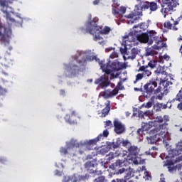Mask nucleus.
Wrapping results in <instances>:
<instances>
[{"mask_svg":"<svg viewBox=\"0 0 182 182\" xmlns=\"http://www.w3.org/2000/svg\"><path fill=\"white\" fill-rule=\"evenodd\" d=\"M171 21H173V26L171 23V22L167 21L164 23V26L166 29H172L173 31H178V28L176 26V25H178V21H174V19H173V17H171Z\"/></svg>","mask_w":182,"mask_h":182,"instance_id":"a211bd4d","label":"nucleus"},{"mask_svg":"<svg viewBox=\"0 0 182 182\" xmlns=\"http://www.w3.org/2000/svg\"><path fill=\"white\" fill-rule=\"evenodd\" d=\"M97 151L101 153V154H105V153H107L110 150V148L107 145L102 146L101 148L97 149Z\"/></svg>","mask_w":182,"mask_h":182,"instance_id":"c756f323","label":"nucleus"},{"mask_svg":"<svg viewBox=\"0 0 182 182\" xmlns=\"http://www.w3.org/2000/svg\"><path fill=\"white\" fill-rule=\"evenodd\" d=\"M99 86L102 89H106L108 86H110V80L106 75H102L99 80Z\"/></svg>","mask_w":182,"mask_h":182,"instance_id":"f3484780","label":"nucleus"},{"mask_svg":"<svg viewBox=\"0 0 182 182\" xmlns=\"http://www.w3.org/2000/svg\"><path fill=\"white\" fill-rule=\"evenodd\" d=\"M156 87H157V82L156 81H149L144 86L146 93L149 96L153 93V92H154V89H156Z\"/></svg>","mask_w":182,"mask_h":182,"instance_id":"ddd939ff","label":"nucleus"},{"mask_svg":"<svg viewBox=\"0 0 182 182\" xmlns=\"http://www.w3.org/2000/svg\"><path fill=\"white\" fill-rule=\"evenodd\" d=\"M55 176H62V173H60V171H59V170H55Z\"/></svg>","mask_w":182,"mask_h":182,"instance_id":"0e129e2a","label":"nucleus"},{"mask_svg":"<svg viewBox=\"0 0 182 182\" xmlns=\"http://www.w3.org/2000/svg\"><path fill=\"white\" fill-rule=\"evenodd\" d=\"M93 182H107L105 176H100L94 180Z\"/></svg>","mask_w":182,"mask_h":182,"instance_id":"79ce46f5","label":"nucleus"},{"mask_svg":"<svg viewBox=\"0 0 182 182\" xmlns=\"http://www.w3.org/2000/svg\"><path fill=\"white\" fill-rule=\"evenodd\" d=\"M92 144V140L90 141H86L83 144H77L76 141L72 139L67 145L68 149L70 150V149H73L74 147H80L82 149V147H85V149L87 148V146H90Z\"/></svg>","mask_w":182,"mask_h":182,"instance_id":"f8f14e48","label":"nucleus"},{"mask_svg":"<svg viewBox=\"0 0 182 182\" xmlns=\"http://www.w3.org/2000/svg\"><path fill=\"white\" fill-rule=\"evenodd\" d=\"M152 48L153 49H156V50H159L162 48H166V43H164L162 39L158 40L156 41V44L154 45Z\"/></svg>","mask_w":182,"mask_h":182,"instance_id":"b1692460","label":"nucleus"},{"mask_svg":"<svg viewBox=\"0 0 182 182\" xmlns=\"http://www.w3.org/2000/svg\"><path fill=\"white\" fill-rule=\"evenodd\" d=\"M143 13L141 12V11L139 10V11H132L129 14L124 16L125 18L127 20V23H137V21H139V19H140V16H142Z\"/></svg>","mask_w":182,"mask_h":182,"instance_id":"1a4fd4ad","label":"nucleus"},{"mask_svg":"<svg viewBox=\"0 0 182 182\" xmlns=\"http://www.w3.org/2000/svg\"><path fill=\"white\" fill-rule=\"evenodd\" d=\"M156 133L154 136H151L148 138V143L149 144H154L157 143L159 140H163L164 141L168 139V130L167 129V123L160 124L159 128L154 129L149 132L150 134Z\"/></svg>","mask_w":182,"mask_h":182,"instance_id":"f03ea898","label":"nucleus"},{"mask_svg":"<svg viewBox=\"0 0 182 182\" xmlns=\"http://www.w3.org/2000/svg\"><path fill=\"white\" fill-rule=\"evenodd\" d=\"M145 178L146 180H151V176H149V172L144 171Z\"/></svg>","mask_w":182,"mask_h":182,"instance_id":"bf43d9fd","label":"nucleus"},{"mask_svg":"<svg viewBox=\"0 0 182 182\" xmlns=\"http://www.w3.org/2000/svg\"><path fill=\"white\" fill-rule=\"evenodd\" d=\"M92 60L98 62L102 71L105 72L107 75H109L110 79H117L120 75V68L118 66L119 64L114 63L110 64V63H105L104 60L100 61V59L97 58V56L92 57Z\"/></svg>","mask_w":182,"mask_h":182,"instance_id":"f257e3e1","label":"nucleus"},{"mask_svg":"<svg viewBox=\"0 0 182 182\" xmlns=\"http://www.w3.org/2000/svg\"><path fill=\"white\" fill-rule=\"evenodd\" d=\"M109 58H111V59H114V58H117V53L115 51H113L110 55Z\"/></svg>","mask_w":182,"mask_h":182,"instance_id":"6e6d98bb","label":"nucleus"},{"mask_svg":"<svg viewBox=\"0 0 182 182\" xmlns=\"http://www.w3.org/2000/svg\"><path fill=\"white\" fill-rule=\"evenodd\" d=\"M124 48H120V52L122 55H124V58L127 59L126 58V56H127V53H129V50L130 49V47L129 46H124Z\"/></svg>","mask_w":182,"mask_h":182,"instance_id":"2f4dec72","label":"nucleus"},{"mask_svg":"<svg viewBox=\"0 0 182 182\" xmlns=\"http://www.w3.org/2000/svg\"><path fill=\"white\" fill-rule=\"evenodd\" d=\"M149 8L151 12H155L156 9H159V6L156 2H150L149 3Z\"/></svg>","mask_w":182,"mask_h":182,"instance_id":"7c9ffc66","label":"nucleus"},{"mask_svg":"<svg viewBox=\"0 0 182 182\" xmlns=\"http://www.w3.org/2000/svg\"><path fill=\"white\" fill-rule=\"evenodd\" d=\"M145 55L146 56H154V55H157V52L151 48H148L146 50Z\"/></svg>","mask_w":182,"mask_h":182,"instance_id":"473e14b6","label":"nucleus"},{"mask_svg":"<svg viewBox=\"0 0 182 182\" xmlns=\"http://www.w3.org/2000/svg\"><path fill=\"white\" fill-rule=\"evenodd\" d=\"M151 106H153V104L150 101H149L148 102L143 104L141 105V107H145V109H150Z\"/></svg>","mask_w":182,"mask_h":182,"instance_id":"c03bdc74","label":"nucleus"},{"mask_svg":"<svg viewBox=\"0 0 182 182\" xmlns=\"http://www.w3.org/2000/svg\"><path fill=\"white\" fill-rule=\"evenodd\" d=\"M109 112H110V102H108L106 104V107L102 109V117H106V116L109 114Z\"/></svg>","mask_w":182,"mask_h":182,"instance_id":"bb28decb","label":"nucleus"},{"mask_svg":"<svg viewBox=\"0 0 182 182\" xmlns=\"http://www.w3.org/2000/svg\"><path fill=\"white\" fill-rule=\"evenodd\" d=\"M115 89H117L118 90H123V89H124V87L123 86V83L122 82V81L118 82V85Z\"/></svg>","mask_w":182,"mask_h":182,"instance_id":"09e8293b","label":"nucleus"},{"mask_svg":"<svg viewBox=\"0 0 182 182\" xmlns=\"http://www.w3.org/2000/svg\"><path fill=\"white\" fill-rule=\"evenodd\" d=\"M161 85H162V87H166V89H167V87L170 86V85H173V82H171L170 81H166L161 78Z\"/></svg>","mask_w":182,"mask_h":182,"instance_id":"e433bc0d","label":"nucleus"},{"mask_svg":"<svg viewBox=\"0 0 182 182\" xmlns=\"http://www.w3.org/2000/svg\"><path fill=\"white\" fill-rule=\"evenodd\" d=\"M137 39V36L136 35L129 33L128 35H125L122 37V45L123 46H129L132 48L133 45H134V42Z\"/></svg>","mask_w":182,"mask_h":182,"instance_id":"9d476101","label":"nucleus"},{"mask_svg":"<svg viewBox=\"0 0 182 182\" xmlns=\"http://www.w3.org/2000/svg\"><path fill=\"white\" fill-rule=\"evenodd\" d=\"M68 150H70V149H69V148H68V146H67V148L61 147L60 149V153L61 154H63L64 156H66V154H68Z\"/></svg>","mask_w":182,"mask_h":182,"instance_id":"a19ab883","label":"nucleus"},{"mask_svg":"<svg viewBox=\"0 0 182 182\" xmlns=\"http://www.w3.org/2000/svg\"><path fill=\"white\" fill-rule=\"evenodd\" d=\"M144 116H153V111H150V110L146 111L144 113Z\"/></svg>","mask_w":182,"mask_h":182,"instance_id":"5fc2aeb1","label":"nucleus"},{"mask_svg":"<svg viewBox=\"0 0 182 182\" xmlns=\"http://www.w3.org/2000/svg\"><path fill=\"white\" fill-rule=\"evenodd\" d=\"M114 167H123L126 166V161L123 159L117 160L115 163L113 164Z\"/></svg>","mask_w":182,"mask_h":182,"instance_id":"c85d7f7f","label":"nucleus"},{"mask_svg":"<svg viewBox=\"0 0 182 182\" xmlns=\"http://www.w3.org/2000/svg\"><path fill=\"white\" fill-rule=\"evenodd\" d=\"M155 100H157V97H156V95H153L150 101L153 105H154V102Z\"/></svg>","mask_w":182,"mask_h":182,"instance_id":"052dcab7","label":"nucleus"},{"mask_svg":"<svg viewBox=\"0 0 182 182\" xmlns=\"http://www.w3.org/2000/svg\"><path fill=\"white\" fill-rule=\"evenodd\" d=\"M128 153L129 156L136 157L139 155V153H140V149L134 145L131 146L128 148Z\"/></svg>","mask_w":182,"mask_h":182,"instance_id":"5701e85b","label":"nucleus"},{"mask_svg":"<svg viewBox=\"0 0 182 182\" xmlns=\"http://www.w3.org/2000/svg\"><path fill=\"white\" fill-rule=\"evenodd\" d=\"M12 38V28L11 27H5L0 24V42L1 45L8 46Z\"/></svg>","mask_w":182,"mask_h":182,"instance_id":"423d86ee","label":"nucleus"},{"mask_svg":"<svg viewBox=\"0 0 182 182\" xmlns=\"http://www.w3.org/2000/svg\"><path fill=\"white\" fill-rule=\"evenodd\" d=\"M107 136H109V131L105 129L103 131L102 134H99L97 137L92 140V144H96L97 141H101V140H103L104 137H107Z\"/></svg>","mask_w":182,"mask_h":182,"instance_id":"412c9836","label":"nucleus"},{"mask_svg":"<svg viewBox=\"0 0 182 182\" xmlns=\"http://www.w3.org/2000/svg\"><path fill=\"white\" fill-rule=\"evenodd\" d=\"M133 162L134 164H141V160L140 159V158L136 157V159H134Z\"/></svg>","mask_w":182,"mask_h":182,"instance_id":"603ef678","label":"nucleus"},{"mask_svg":"<svg viewBox=\"0 0 182 182\" xmlns=\"http://www.w3.org/2000/svg\"><path fill=\"white\" fill-rule=\"evenodd\" d=\"M143 77H144L142 73L137 74L136 76V79L134 81V85H136V83H137L139 82V80H141V79H143Z\"/></svg>","mask_w":182,"mask_h":182,"instance_id":"58836bf2","label":"nucleus"},{"mask_svg":"<svg viewBox=\"0 0 182 182\" xmlns=\"http://www.w3.org/2000/svg\"><path fill=\"white\" fill-rule=\"evenodd\" d=\"M164 119L166 120V122H168V116H164Z\"/></svg>","mask_w":182,"mask_h":182,"instance_id":"338daca9","label":"nucleus"},{"mask_svg":"<svg viewBox=\"0 0 182 182\" xmlns=\"http://www.w3.org/2000/svg\"><path fill=\"white\" fill-rule=\"evenodd\" d=\"M85 168L88 173H92V161H87L85 164Z\"/></svg>","mask_w":182,"mask_h":182,"instance_id":"c9c22d12","label":"nucleus"},{"mask_svg":"<svg viewBox=\"0 0 182 182\" xmlns=\"http://www.w3.org/2000/svg\"><path fill=\"white\" fill-rule=\"evenodd\" d=\"M120 143H122V141H121L120 140H117L115 144L113 143V147H114V149H116V148L119 147Z\"/></svg>","mask_w":182,"mask_h":182,"instance_id":"4d7b16f0","label":"nucleus"},{"mask_svg":"<svg viewBox=\"0 0 182 182\" xmlns=\"http://www.w3.org/2000/svg\"><path fill=\"white\" fill-rule=\"evenodd\" d=\"M154 124V123H153V122H149V123L143 122L141 124L142 129H139L137 130L138 134H141V133L146 134V132H148L149 129H151Z\"/></svg>","mask_w":182,"mask_h":182,"instance_id":"dca6fc26","label":"nucleus"},{"mask_svg":"<svg viewBox=\"0 0 182 182\" xmlns=\"http://www.w3.org/2000/svg\"><path fill=\"white\" fill-rule=\"evenodd\" d=\"M164 120V119H163V117H157L156 118L155 122H156L157 123H163Z\"/></svg>","mask_w":182,"mask_h":182,"instance_id":"864d4df0","label":"nucleus"},{"mask_svg":"<svg viewBox=\"0 0 182 182\" xmlns=\"http://www.w3.org/2000/svg\"><path fill=\"white\" fill-rule=\"evenodd\" d=\"M112 14L113 15H119L120 14V12L116 9V7H114V6L112 5Z\"/></svg>","mask_w":182,"mask_h":182,"instance_id":"8fccbe9b","label":"nucleus"},{"mask_svg":"<svg viewBox=\"0 0 182 182\" xmlns=\"http://www.w3.org/2000/svg\"><path fill=\"white\" fill-rule=\"evenodd\" d=\"M99 22V18L97 17L94 18L92 20V31H99V32L95 34L93 39L96 42H99L101 45H105L106 40L103 38V35H109L110 32L113 31V28L107 26H104L102 28L97 26Z\"/></svg>","mask_w":182,"mask_h":182,"instance_id":"7ed1b4c3","label":"nucleus"},{"mask_svg":"<svg viewBox=\"0 0 182 182\" xmlns=\"http://www.w3.org/2000/svg\"><path fill=\"white\" fill-rule=\"evenodd\" d=\"M122 146L124 147H127V149H129L132 146V144L129 141H123L122 142Z\"/></svg>","mask_w":182,"mask_h":182,"instance_id":"49530a36","label":"nucleus"},{"mask_svg":"<svg viewBox=\"0 0 182 182\" xmlns=\"http://www.w3.org/2000/svg\"><path fill=\"white\" fill-rule=\"evenodd\" d=\"M78 65L75 64L70 65L71 73L74 75L79 73L82 71V69H84L86 66V63L89 60V53L82 52L80 53L79 57L75 59Z\"/></svg>","mask_w":182,"mask_h":182,"instance_id":"20e7f679","label":"nucleus"},{"mask_svg":"<svg viewBox=\"0 0 182 182\" xmlns=\"http://www.w3.org/2000/svg\"><path fill=\"white\" fill-rule=\"evenodd\" d=\"M156 65H157V63L156 61H150L148 63V66L149 68H150L149 69H154L156 68Z\"/></svg>","mask_w":182,"mask_h":182,"instance_id":"37998d69","label":"nucleus"},{"mask_svg":"<svg viewBox=\"0 0 182 182\" xmlns=\"http://www.w3.org/2000/svg\"><path fill=\"white\" fill-rule=\"evenodd\" d=\"M112 182H120V180H119V179H114V180H112Z\"/></svg>","mask_w":182,"mask_h":182,"instance_id":"774afa93","label":"nucleus"},{"mask_svg":"<svg viewBox=\"0 0 182 182\" xmlns=\"http://www.w3.org/2000/svg\"><path fill=\"white\" fill-rule=\"evenodd\" d=\"M78 115L76 111L70 109V114H67L65 117V120L67 123L70 124H75L76 123V119H77Z\"/></svg>","mask_w":182,"mask_h":182,"instance_id":"9b49d317","label":"nucleus"},{"mask_svg":"<svg viewBox=\"0 0 182 182\" xmlns=\"http://www.w3.org/2000/svg\"><path fill=\"white\" fill-rule=\"evenodd\" d=\"M176 151L177 153L176 154H177L178 156V154H181V151H182V143H178L176 146Z\"/></svg>","mask_w":182,"mask_h":182,"instance_id":"ea45409f","label":"nucleus"},{"mask_svg":"<svg viewBox=\"0 0 182 182\" xmlns=\"http://www.w3.org/2000/svg\"><path fill=\"white\" fill-rule=\"evenodd\" d=\"M86 32L92 35V21L90 20L86 24Z\"/></svg>","mask_w":182,"mask_h":182,"instance_id":"f704fd0d","label":"nucleus"},{"mask_svg":"<svg viewBox=\"0 0 182 182\" xmlns=\"http://www.w3.org/2000/svg\"><path fill=\"white\" fill-rule=\"evenodd\" d=\"M139 72H142L144 77H149L151 76V69L149 66H141L139 68Z\"/></svg>","mask_w":182,"mask_h":182,"instance_id":"4be33fe9","label":"nucleus"},{"mask_svg":"<svg viewBox=\"0 0 182 182\" xmlns=\"http://www.w3.org/2000/svg\"><path fill=\"white\" fill-rule=\"evenodd\" d=\"M155 73H156V75H160V73L161 75H166V73L164 72V68L161 66L158 67L156 70H155Z\"/></svg>","mask_w":182,"mask_h":182,"instance_id":"4c0bfd02","label":"nucleus"},{"mask_svg":"<svg viewBox=\"0 0 182 182\" xmlns=\"http://www.w3.org/2000/svg\"><path fill=\"white\" fill-rule=\"evenodd\" d=\"M148 33V34H147ZM147 33H142L137 37V40L142 43H148V45H153V40L149 39V36L153 37L157 35V32L154 30L147 31Z\"/></svg>","mask_w":182,"mask_h":182,"instance_id":"6e6552de","label":"nucleus"},{"mask_svg":"<svg viewBox=\"0 0 182 182\" xmlns=\"http://www.w3.org/2000/svg\"><path fill=\"white\" fill-rule=\"evenodd\" d=\"M105 127H107L108 129H111V127H113V124L112 123V121L110 120L106 121Z\"/></svg>","mask_w":182,"mask_h":182,"instance_id":"de8ad7c7","label":"nucleus"},{"mask_svg":"<svg viewBox=\"0 0 182 182\" xmlns=\"http://www.w3.org/2000/svg\"><path fill=\"white\" fill-rule=\"evenodd\" d=\"M137 4L136 5V8H137V11H140L139 8H141V11H145V9H149V2L144 0H136Z\"/></svg>","mask_w":182,"mask_h":182,"instance_id":"aec40b11","label":"nucleus"},{"mask_svg":"<svg viewBox=\"0 0 182 182\" xmlns=\"http://www.w3.org/2000/svg\"><path fill=\"white\" fill-rule=\"evenodd\" d=\"M6 92V89L2 88V87L0 86V96H2V95H5Z\"/></svg>","mask_w":182,"mask_h":182,"instance_id":"13d9d810","label":"nucleus"},{"mask_svg":"<svg viewBox=\"0 0 182 182\" xmlns=\"http://www.w3.org/2000/svg\"><path fill=\"white\" fill-rule=\"evenodd\" d=\"M175 100H177L178 102H181V103H182V93L180 91L177 94Z\"/></svg>","mask_w":182,"mask_h":182,"instance_id":"a18cd8bd","label":"nucleus"},{"mask_svg":"<svg viewBox=\"0 0 182 182\" xmlns=\"http://www.w3.org/2000/svg\"><path fill=\"white\" fill-rule=\"evenodd\" d=\"M100 2V0H95L93 1L94 5H97Z\"/></svg>","mask_w":182,"mask_h":182,"instance_id":"69168bd1","label":"nucleus"},{"mask_svg":"<svg viewBox=\"0 0 182 182\" xmlns=\"http://www.w3.org/2000/svg\"><path fill=\"white\" fill-rule=\"evenodd\" d=\"M127 8L125 7V6H120L119 7V12H120V14H126V11H127Z\"/></svg>","mask_w":182,"mask_h":182,"instance_id":"3c124183","label":"nucleus"},{"mask_svg":"<svg viewBox=\"0 0 182 182\" xmlns=\"http://www.w3.org/2000/svg\"><path fill=\"white\" fill-rule=\"evenodd\" d=\"M70 181V177L69 176H65L63 179V182H69Z\"/></svg>","mask_w":182,"mask_h":182,"instance_id":"680f3d73","label":"nucleus"},{"mask_svg":"<svg viewBox=\"0 0 182 182\" xmlns=\"http://www.w3.org/2000/svg\"><path fill=\"white\" fill-rule=\"evenodd\" d=\"M177 6L176 0H161V13L164 18H166L167 15H171L174 11V8Z\"/></svg>","mask_w":182,"mask_h":182,"instance_id":"39448f33","label":"nucleus"},{"mask_svg":"<svg viewBox=\"0 0 182 182\" xmlns=\"http://www.w3.org/2000/svg\"><path fill=\"white\" fill-rule=\"evenodd\" d=\"M123 173H127V176H124V178L125 180H129V178H130V176H132V171H127V169H125L124 168L119 169L118 174H123Z\"/></svg>","mask_w":182,"mask_h":182,"instance_id":"a878e982","label":"nucleus"},{"mask_svg":"<svg viewBox=\"0 0 182 182\" xmlns=\"http://www.w3.org/2000/svg\"><path fill=\"white\" fill-rule=\"evenodd\" d=\"M140 53V50H139V48H134L131 50H128V53L127 54L126 59H135L136 56Z\"/></svg>","mask_w":182,"mask_h":182,"instance_id":"6ab92c4d","label":"nucleus"},{"mask_svg":"<svg viewBox=\"0 0 182 182\" xmlns=\"http://www.w3.org/2000/svg\"><path fill=\"white\" fill-rule=\"evenodd\" d=\"M119 93V90L114 88L112 91L109 90L101 92L100 96L104 97V99H109V97H114Z\"/></svg>","mask_w":182,"mask_h":182,"instance_id":"2eb2a0df","label":"nucleus"},{"mask_svg":"<svg viewBox=\"0 0 182 182\" xmlns=\"http://www.w3.org/2000/svg\"><path fill=\"white\" fill-rule=\"evenodd\" d=\"M11 64L12 60H7L6 58H5L2 61V57L0 56V65H1L2 66H5L6 68H9Z\"/></svg>","mask_w":182,"mask_h":182,"instance_id":"393cba45","label":"nucleus"},{"mask_svg":"<svg viewBox=\"0 0 182 182\" xmlns=\"http://www.w3.org/2000/svg\"><path fill=\"white\" fill-rule=\"evenodd\" d=\"M112 2L114 5H116V6H120V3H119V0H112Z\"/></svg>","mask_w":182,"mask_h":182,"instance_id":"e2e57ef3","label":"nucleus"},{"mask_svg":"<svg viewBox=\"0 0 182 182\" xmlns=\"http://www.w3.org/2000/svg\"><path fill=\"white\" fill-rule=\"evenodd\" d=\"M168 93V88L164 87L163 92H160L158 95H156V100H163V97H164V96Z\"/></svg>","mask_w":182,"mask_h":182,"instance_id":"cd10ccee","label":"nucleus"},{"mask_svg":"<svg viewBox=\"0 0 182 182\" xmlns=\"http://www.w3.org/2000/svg\"><path fill=\"white\" fill-rule=\"evenodd\" d=\"M114 132L117 134H123L126 132V126L119 121H114Z\"/></svg>","mask_w":182,"mask_h":182,"instance_id":"4468645a","label":"nucleus"},{"mask_svg":"<svg viewBox=\"0 0 182 182\" xmlns=\"http://www.w3.org/2000/svg\"><path fill=\"white\" fill-rule=\"evenodd\" d=\"M15 0H0V6L1 7V11L6 14V18L7 21L10 22H15V19L11 18V14H9V4H13Z\"/></svg>","mask_w":182,"mask_h":182,"instance_id":"0eeeda50","label":"nucleus"},{"mask_svg":"<svg viewBox=\"0 0 182 182\" xmlns=\"http://www.w3.org/2000/svg\"><path fill=\"white\" fill-rule=\"evenodd\" d=\"M164 92V87L160 83L159 86L154 91V95H159V93H163Z\"/></svg>","mask_w":182,"mask_h":182,"instance_id":"72a5a7b5","label":"nucleus"}]
</instances>
